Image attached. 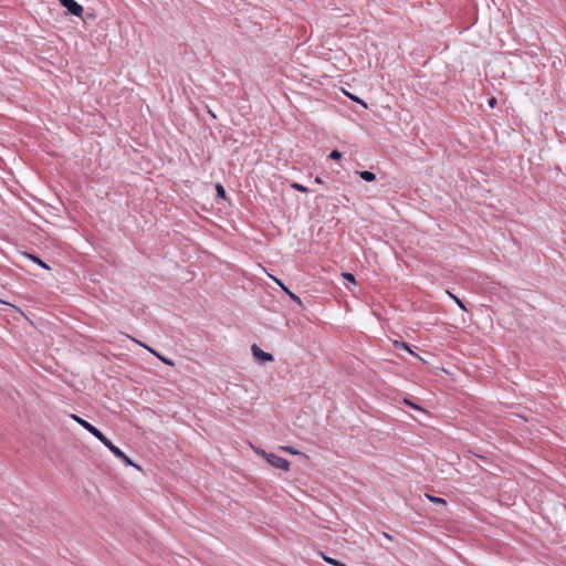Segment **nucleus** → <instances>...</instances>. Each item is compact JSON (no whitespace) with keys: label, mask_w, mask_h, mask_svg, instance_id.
Returning a JSON list of instances; mask_svg holds the SVG:
<instances>
[{"label":"nucleus","mask_w":566,"mask_h":566,"mask_svg":"<svg viewBox=\"0 0 566 566\" xmlns=\"http://www.w3.org/2000/svg\"><path fill=\"white\" fill-rule=\"evenodd\" d=\"M72 418L80 423L84 429H86L90 433H92L95 438H97L117 459L123 461L128 467H134L135 464L132 462V460L116 446L113 444V442L107 439L105 434L101 430H98L96 427L87 422L86 420L80 418L78 416L72 415Z\"/></svg>","instance_id":"obj_1"},{"label":"nucleus","mask_w":566,"mask_h":566,"mask_svg":"<svg viewBox=\"0 0 566 566\" xmlns=\"http://www.w3.org/2000/svg\"><path fill=\"white\" fill-rule=\"evenodd\" d=\"M261 454L266 459V461L274 468L282 469L284 471H289L290 463L286 459L281 458L274 453H268L265 451H261Z\"/></svg>","instance_id":"obj_2"},{"label":"nucleus","mask_w":566,"mask_h":566,"mask_svg":"<svg viewBox=\"0 0 566 566\" xmlns=\"http://www.w3.org/2000/svg\"><path fill=\"white\" fill-rule=\"evenodd\" d=\"M61 4L73 15L81 17L84 9L75 0H60Z\"/></svg>","instance_id":"obj_3"},{"label":"nucleus","mask_w":566,"mask_h":566,"mask_svg":"<svg viewBox=\"0 0 566 566\" xmlns=\"http://www.w3.org/2000/svg\"><path fill=\"white\" fill-rule=\"evenodd\" d=\"M251 350L253 356L262 363L272 361L274 359L272 354L263 352L256 344L252 345Z\"/></svg>","instance_id":"obj_4"},{"label":"nucleus","mask_w":566,"mask_h":566,"mask_svg":"<svg viewBox=\"0 0 566 566\" xmlns=\"http://www.w3.org/2000/svg\"><path fill=\"white\" fill-rule=\"evenodd\" d=\"M360 178L367 182H371L376 179V176L374 172L368 170L358 171Z\"/></svg>","instance_id":"obj_5"},{"label":"nucleus","mask_w":566,"mask_h":566,"mask_svg":"<svg viewBox=\"0 0 566 566\" xmlns=\"http://www.w3.org/2000/svg\"><path fill=\"white\" fill-rule=\"evenodd\" d=\"M145 348H147L150 353H153L156 357H158L164 364L168 365V366H174V361L157 354L155 350L150 349L149 347L143 345Z\"/></svg>","instance_id":"obj_6"},{"label":"nucleus","mask_w":566,"mask_h":566,"mask_svg":"<svg viewBox=\"0 0 566 566\" xmlns=\"http://www.w3.org/2000/svg\"><path fill=\"white\" fill-rule=\"evenodd\" d=\"M27 256L29 259H31L33 262H35L39 265H41L42 268L50 269L49 265L45 262H43L40 258H38V256L33 255V254H27Z\"/></svg>","instance_id":"obj_7"},{"label":"nucleus","mask_w":566,"mask_h":566,"mask_svg":"<svg viewBox=\"0 0 566 566\" xmlns=\"http://www.w3.org/2000/svg\"><path fill=\"white\" fill-rule=\"evenodd\" d=\"M323 558L326 563L333 565V566H346L345 564L332 558V557H328V556H325L323 555Z\"/></svg>","instance_id":"obj_8"},{"label":"nucleus","mask_w":566,"mask_h":566,"mask_svg":"<svg viewBox=\"0 0 566 566\" xmlns=\"http://www.w3.org/2000/svg\"><path fill=\"white\" fill-rule=\"evenodd\" d=\"M291 187L297 191L307 192L308 189L298 182L291 184Z\"/></svg>","instance_id":"obj_9"},{"label":"nucleus","mask_w":566,"mask_h":566,"mask_svg":"<svg viewBox=\"0 0 566 566\" xmlns=\"http://www.w3.org/2000/svg\"><path fill=\"white\" fill-rule=\"evenodd\" d=\"M448 294L454 300V302L459 305L460 308L467 311V307L464 306L463 302L459 297H457L455 295H453L450 292H448Z\"/></svg>","instance_id":"obj_10"},{"label":"nucleus","mask_w":566,"mask_h":566,"mask_svg":"<svg viewBox=\"0 0 566 566\" xmlns=\"http://www.w3.org/2000/svg\"><path fill=\"white\" fill-rule=\"evenodd\" d=\"M342 275L345 280L349 281L353 284H356L355 276L352 273L346 272V273H343Z\"/></svg>","instance_id":"obj_11"},{"label":"nucleus","mask_w":566,"mask_h":566,"mask_svg":"<svg viewBox=\"0 0 566 566\" xmlns=\"http://www.w3.org/2000/svg\"><path fill=\"white\" fill-rule=\"evenodd\" d=\"M279 284L284 289V291H286L289 293V295L291 296L292 300L296 301L297 303H301V300L298 296H296L295 294L290 292L282 283L279 282Z\"/></svg>","instance_id":"obj_12"},{"label":"nucleus","mask_w":566,"mask_h":566,"mask_svg":"<svg viewBox=\"0 0 566 566\" xmlns=\"http://www.w3.org/2000/svg\"><path fill=\"white\" fill-rule=\"evenodd\" d=\"M329 158L333 160H338L342 158V154L335 149L329 154Z\"/></svg>","instance_id":"obj_13"},{"label":"nucleus","mask_w":566,"mask_h":566,"mask_svg":"<svg viewBox=\"0 0 566 566\" xmlns=\"http://www.w3.org/2000/svg\"><path fill=\"white\" fill-rule=\"evenodd\" d=\"M428 497L433 503L446 504V501L443 499H441V497L430 496V495H428Z\"/></svg>","instance_id":"obj_14"},{"label":"nucleus","mask_w":566,"mask_h":566,"mask_svg":"<svg viewBox=\"0 0 566 566\" xmlns=\"http://www.w3.org/2000/svg\"><path fill=\"white\" fill-rule=\"evenodd\" d=\"M217 191L218 193L221 196V197H224L226 196V191L223 189V187L221 185H217Z\"/></svg>","instance_id":"obj_15"},{"label":"nucleus","mask_w":566,"mask_h":566,"mask_svg":"<svg viewBox=\"0 0 566 566\" xmlns=\"http://www.w3.org/2000/svg\"><path fill=\"white\" fill-rule=\"evenodd\" d=\"M405 403H406V405H408V406H410V407H411V408H413V409L421 410V408H420L419 406H417V405L412 403V402H411L410 400H408V399H405Z\"/></svg>","instance_id":"obj_16"},{"label":"nucleus","mask_w":566,"mask_h":566,"mask_svg":"<svg viewBox=\"0 0 566 566\" xmlns=\"http://www.w3.org/2000/svg\"><path fill=\"white\" fill-rule=\"evenodd\" d=\"M282 450L291 454H297L298 452L293 450L291 447H282Z\"/></svg>","instance_id":"obj_17"},{"label":"nucleus","mask_w":566,"mask_h":566,"mask_svg":"<svg viewBox=\"0 0 566 566\" xmlns=\"http://www.w3.org/2000/svg\"><path fill=\"white\" fill-rule=\"evenodd\" d=\"M349 97H350L353 101H355V102H357V103L361 104L364 107H367V105H366L363 101H360L358 97L353 96V95H349Z\"/></svg>","instance_id":"obj_18"},{"label":"nucleus","mask_w":566,"mask_h":566,"mask_svg":"<svg viewBox=\"0 0 566 566\" xmlns=\"http://www.w3.org/2000/svg\"><path fill=\"white\" fill-rule=\"evenodd\" d=\"M495 103H496V99H495L494 97H492V98H490V99H489V105H490L491 107H493V106L495 105Z\"/></svg>","instance_id":"obj_19"},{"label":"nucleus","mask_w":566,"mask_h":566,"mask_svg":"<svg viewBox=\"0 0 566 566\" xmlns=\"http://www.w3.org/2000/svg\"><path fill=\"white\" fill-rule=\"evenodd\" d=\"M315 182H316V184H322V182H323V180L321 179V177H316V178H315Z\"/></svg>","instance_id":"obj_20"},{"label":"nucleus","mask_w":566,"mask_h":566,"mask_svg":"<svg viewBox=\"0 0 566 566\" xmlns=\"http://www.w3.org/2000/svg\"><path fill=\"white\" fill-rule=\"evenodd\" d=\"M402 346H403L406 349H408V350L412 354V352L408 348V345L402 344Z\"/></svg>","instance_id":"obj_21"}]
</instances>
